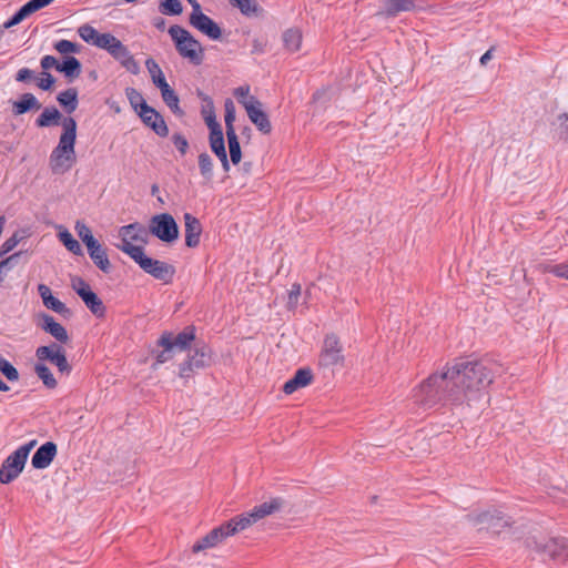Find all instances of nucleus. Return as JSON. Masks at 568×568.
<instances>
[{
  "label": "nucleus",
  "instance_id": "f257e3e1",
  "mask_svg": "<svg viewBox=\"0 0 568 568\" xmlns=\"http://www.w3.org/2000/svg\"><path fill=\"white\" fill-rule=\"evenodd\" d=\"M496 373L495 365L488 361H458L425 379L414 389L413 397L427 407L440 402L470 405L485 395Z\"/></svg>",
  "mask_w": 568,
  "mask_h": 568
},
{
  "label": "nucleus",
  "instance_id": "f03ea898",
  "mask_svg": "<svg viewBox=\"0 0 568 568\" xmlns=\"http://www.w3.org/2000/svg\"><path fill=\"white\" fill-rule=\"evenodd\" d=\"M61 128L59 142L49 156V166L53 174H64L77 163V122L71 116H63Z\"/></svg>",
  "mask_w": 568,
  "mask_h": 568
},
{
  "label": "nucleus",
  "instance_id": "7ed1b4c3",
  "mask_svg": "<svg viewBox=\"0 0 568 568\" xmlns=\"http://www.w3.org/2000/svg\"><path fill=\"white\" fill-rule=\"evenodd\" d=\"M282 506V503L278 498L271 499L265 501L258 506H255L252 510L240 514L226 523H224L225 528L231 536H234L243 530H246L261 519L272 515L276 510H278Z\"/></svg>",
  "mask_w": 568,
  "mask_h": 568
},
{
  "label": "nucleus",
  "instance_id": "20e7f679",
  "mask_svg": "<svg viewBox=\"0 0 568 568\" xmlns=\"http://www.w3.org/2000/svg\"><path fill=\"white\" fill-rule=\"evenodd\" d=\"M124 250L146 274L165 284L173 280L175 268L171 264L148 256L142 246H126Z\"/></svg>",
  "mask_w": 568,
  "mask_h": 568
},
{
  "label": "nucleus",
  "instance_id": "39448f33",
  "mask_svg": "<svg viewBox=\"0 0 568 568\" xmlns=\"http://www.w3.org/2000/svg\"><path fill=\"white\" fill-rule=\"evenodd\" d=\"M169 34L173 40L179 54L190 62L199 65L203 61L202 44L184 28L174 24L169 28Z\"/></svg>",
  "mask_w": 568,
  "mask_h": 568
},
{
  "label": "nucleus",
  "instance_id": "423d86ee",
  "mask_svg": "<svg viewBox=\"0 0 568 568\" xmlns=\"http://www.w3.org/2000/svg\"><path fill=\"white\" fill-rule=\"evenodd\" d=\"M204 119L210 130V146L213 153L219 158L222 166L225 171L230 169V162L227 159L224 135L221 124L216 121V116L212 109H204Z\"/></svg>",
  "mask_w": 568,
  "mask_h": 568
},
{
  "label": "nucleus",
  "instance_id": "0eeeda50",
  "mask_svg": "<svg viewBox=\"0 0 568 568\" xmlns=\"http://www.w3.org/2000/svg\"><path fill=\"white\" fill-rule=\"evenodd\" d=\"M78 33L84 42L105 50L110 55L122 44L113 34L100 33L90 24H82L78 29Z\"/></svg>",
  "mask_w": 568,
  "mask_h": 568
},
{
  "label": "nucleus",
  "instance_id": "6e6552de",
  "mask_svg": "<svg viewBox=\"0 0 568 568\" xmlns=\"http://www.w3.org/2000/svg\"><path fill=\"white\" fill-rule=\"evenodd\" d=\"M150 233L165 243H172L179 237V227L169 213L156 214L151 217Z\"/></svg>",
  "mask_w": 568,
  "mask_h": 568
},
{
  "label": "nucleus",
  "instance_id": "1a4fd4ad",
  "mask_svg": "<svg viewBox=\"0 0 568 568\" xmlns=\"http://www.w3.org/2000/svg\"><path fill=\"white\" fill-rule=\"evenodd\" d=\"M37 362L45 364L50 362L57 366L61 374L69 375L71 372V365L69 364L64 348L57 344L51 343L49 345L39 346L36 349Z\"/></svg>",
  "mask_w": 568,
  "mask_h": 568
},
{
  "label": "nucleus",
  "instance_id": "9d476101",
  "mask_svg": "<svg viewBox=\"0 0 568 568\" xmlns=\"http://www.w3.org/2000/svg\"><path fill=\"white\" fill-rule=\"evenodd\" d=\"M27 459L26 453L18 448L10 454L0 468V483L9 484L13 481L22 473Z\"/></svg>",
  "mask_w": 568,
  "mask_h": 568
},
{
  "label": "nucleus",
  "instance_id": "9b49d317",
  "mask_svg": "<svg viewBox=\"0 0 568 568\" xmlns=\"http://www.w3.org/2000/svg\"><path fill=\"white\" fill-rule=\"evenodd\" d=\"M471 524L479 530L486 529L496 534L500 529L508 525V521L503 516L501 511L497 509L481 511L477 515L469 517Z\"/></svg>",
  "mask_w": 568,
  "mask_h": 568
},
{
  "label": "nucleus",
  "instance_id": "f8f14e48",
  "mask_svg": "<svg viewBox=\"0 0 568 568\" xmlns=\"http://www.w3.org/2000/svg\"><path fill=\"white\" fill-rule=\"evenodd\" d=\"M189 22L194 29L211 40L216 41L222 37V29L220 26L203 12L196 16H190Z\"/></svg>",
  "mask_w": 568,
  "mask_h": 568
},
{
  "label": "nucleus",
  "instance_id": "ddd939ff",
  "mask_svg": "<svg viewBox=\"0 0 568 568\" xmlns=\"http://www.w3.org/2000/svg\"><path fill=\"white\" fill-rule=\"evenodd\" d=\"M343 362L342 347L335 335H327L324 339L320 363L323 366H335Z\"/></svg>",
  "mask_w": 568,
  "mask_h": 568
},
{
  "label": "nucleus",
  "instance_id": "4468645a",
  "mask_svg": "<svg viewBox=\"0 0 568 568\" xmlns=\"http://www.w3.org/2000/svg\"><path fill=\"white\" fill-rule=\"evenodd\" d=\"M136 115L149 128H151L158 135L166 136L169 133L168 125L163 116L156 109H134Z\"/></svg>",
  "mask_w": 568,
  "mask_h": 568
},
{
  "label": "nucleus",
  "instance_id": "2eb2a0df",
  "mask_svg": "<svg viewBox=\"0 0 568 568\" xmlns=\"http://www.w3.org/2000/svg\"><path fill=\"white\" fill-rule=\"evenodd\" d=\"M119 235L122 241V244L119 245V248L126 254L124 248L126 246H135L133 242H145L148 232L143 225L139 223H132L122 226L119 231Z\"/></svg>",
  "mask_w": 568,
  "mask_h": 568
},
{
  "label": "nucleus",
  "instance_id": "dca6fc26",
  "mask_svg": "<svg viewBox=\"0 0 568 568\" xmlns=\"http://www.w3.org/2000/svg\"><path fill=\"white\" fill-rule=\"evenodd\" d=\"M227 537H230V535H229V532H227V530L225 528V525L222 524L221 526L212 529L203 538L197 540L192 546V551L194 554H196V552L210 549V548H214L217 545H220L223 540H225Z\"/></svg>",
  "mask_w": 568,
  "mask_h": 568
},
{
  "label": "nucleus",
  "instance_id": "f3484780",
  "mask_svg": "<svg viewBox=\"0 0 568 568\" xmlns=\"http://www.w3.org/2000/svg\"><path fill=\"white\" fill-rule=\"evenodd\" d=\"M210 348L206 346L196 347L190 358L180 368L181 377H189L194 368H203L209 365Z\"/></svg>",
  "mask_w": 568,
  "mask_h": 568
},
{
  "label": "nucleus",
  "instance_id": "a211bd4d",
  "mask_svg": "<svg viewBox=\"0 0 568 568\" xmlns=\"http://www.w3.org/2000/svg\"><path fill=\"white\" fill-rule=\"evenodd\" d=\"M39 326L48 334H50L60 344L69 342V334L67 329L58 323L51 315L47 313L39 314Z\"/></svg>",
  "mask_w": 568,
  "mask_h": 568
},
{
  "label": "nucleus",
  "instance_id": "6ab92c4d",
  "mask_svg": "<svg viewBox=\"0 0 568 568\" xmlns=\"http://www.w3.org/2000/svg\"><path fill=\"white\" fill-rule=\"evenodd\" d=\"M57 445L53 442H47L41 445L32 456L31 464L36 469L48 468L57 456Z\"/></svg>",
  "mask_w": 568,
  "mask_h": 568
},
{
  "label": "nucleus",
  "instance_id": "aec40b11",
  "mask_svg": "<svg viewBox=\"0 0 568 568\" xmlns=\"http://www.w3.org/2000/svg\"><path fill=\"white\" fill-rule=\"evenodd\" d=\"M313 379L312 371L308 368H300L295 372L294 376L286 381L283 385V392L286 395L295 393L297 389L303 388L311 384Z\"/></svg>",
  "mask_w": 568,
  "mask_h": 568
},
{
  "label": "nucleus",
  "instance_id": "412c9836",
  "mask_svg": "<svg viewBox=\"0 0 568 568\" xmlns=\"http://www.w3.org/2000/svg\"><path fill=\"white\" fill-rule=\"evenodd\" d=\"M185 224V245L187 247H196L200 243L202 225L195 216L190 213L184 214Z\"/></svg>",
  "mask_w": 568,
  "mask_h": 568
},
{
  "label": "nucleus",
  "instance_id": "4be33fe9",
  "mask_svg": "<svg viewBox=\"0 0 568 568\" xmlns=\"http://www.w3.org/2000/svg\"><path fill=\"white\" fill-rule=\"evenodd\" d=\"M111 57L120 62V64L132 74H138L140 72L139 63L123 43L111 54Z\"/></svg>",
  "mask_w": 568,
  "mask_h": 568
},
{
  "label": "nucleus",
  "instance_id": "5701e85b",
  "mask_svg": "<svg viewBox=\"0 0 568 568\" xmlns=\"http://www.w3.org/2000/svg\"><path fill=\"white\" fill-rule=\"evenodd\" d=\"M88 253L93 263L103 272H109L110 270V261L106 255L105 250L99 243V241H94L91 244L87 245Z\"/></svg>",
  "mask_w": 568,
  "mask_h": 568
},
{
  "label": "nucleus",
  "instance_id": "b1692460",
  "mask_svg": "<svg viewBox=\"0 0 568 568\" xmlns=\"http://www.w3.org/2000/svg\"><path fill=\"white\" fill-rule=\"evenodd\" d=\"M545 551L552 558H568V542L564 539H550L545 545Z\"/></svg>",
  "mask_w": 568,
  "mask_h": 568
},
{
  "label": "nucleus",
  "instance_id": "393cba45",
  "mask_svg": "<svg viewBox=\"0 0 568 568\" xmlns=\"http://www.w3.org/2000/svg\"><path fill=\"white\" fill-rule=\"evenodd\" d=\"M246 111L250 120L261 132L265 134L271 132L272 125L268 120V115L263 111V109H246Z\"/></svg>",
  "mask_w": 568,
  "mask_h": 568
},
{
  "label": "nucleus",
  "instance_id": "a878e982",
  "mask_svg": "<svg viewBox=\"0 0 568 568\" xmlns=\"http://www.w3.org/2000/svg\"><path fill=\"white\" fill-rule=\"evenodd\" d=\"M59 72H62L68 79L72 80L80 75L81 63L74 57H67L62 62H59Z\"/></svg>",
  "mask_w": 568,
  "mask_h": 568
},
{
  "label": "nucleus",
  "instance_id": "bb28decb",
  "mask_svg": "<svg viewBox=\"0 0 568 568\" xmlns=\"http://www.w3.org/2000/svg\"><path fill=\"white\" fill-rule=\"evenodd\" d=\"M158 345L163 347V351L156 354L155 364H163L172 358V333L164 332L158 341Z\"/></svg>",
  "mask_w": 568,
  "mask_h": 568
},
{
  "label": "nucleus",
  "instance_id": "cd10ccee",
  "mask_svg": "<svg viewBox=\"0 0 568 568\" xmlns=\"http://www.w3.org/2000/svg\"><path fill=\"white\" fill-rule=\"evenodd\" d=\"M81 300L97 317L104 316L105 307L101 298L92 290L89 293H84Z\"/></svg>",
  "mask_w": 568,
  "mask_h": 568
},
{
  "label": "nucleus",
  "instance_id": "c85d7f7f",
  "mask_svg": "<svg viewBox=\"0 0 568 568\" xmlns=\"http://www.w3.org/2000/svg\"><path fill=\"white\" fill-rule=\"evenodd\" d=\"M230 3L246 17H257L263 11L256 0H230Z\"/></svg>",
  "mask_w": 568,
  "mask_h": 568
},
{
  "label": "nucleus",
  "instance_id": "c756f323",
  "mask_svg": "<svg viewBox=\"0 0 568 568\" xmlns=\"http://www.w3.org/2000/svg\"><path fill=\"white\" fill-rule=\"evenodd\" d=\"M283 42L285 48L291 52H296L300 50L302 44V32L297 28H291L284 31L283 33Z\"/></svg>",
  "mask_w": 568,
  "mask_h": 568
},
{
  "label": "nucleus",
  "instance_id": "7c9ffc66",
  "mask_svg": "<svg viewBox=\"0 0 568 568\" xmlns=\"http://www.w3.org/2000/svg\"><path fill=\"white\" fill-rule=\"evenodd\" d=\"M233 94L242 106H262V103L250 93L248 85L234 89Z\"/></svg>",
  "mask_w": 568,
  "mask_h": 568
},
{
  "label": "nucleus",
  "instance_id": "2f4dec72",
  "mask_svg": "<svg viewBox=\"0 0 568 568\" xmlns=\"http://www.w3.org/2000/svg\"><path fill=\"white\" fill-rule=\"evenodd\" d=\"M552 132L559 141L568 145V112L558 115L552 123Z\"/></svg>",
  "mask_w": 568,
  "mask_h": 568
},
{
  "label": "nucleus",
  "instance_id": "473e14b6",
  "mask_svg": "<svg viewBox=\"0 0 568 568\" xmlns=\"http://www.w3.org/2000/svg\"><path fill=\"white\" fill-rule=\"evenodd\" d=\"M194 338V328L187 327L183 332L179 333L175 337L172 336V349L176 347L180 351H185L190 347Z\"/></svg>",
  "mask_w": 568,
  "mask_h": 568
},
{
  "label": "nucleus",
  "instance_id": "72a5a7b5",
  "mask_svg": "<svg viewBox=\"0 0 568 568\" xmlns=\"http://www.w3.org/2000/svg\"><path fill=\"white\" fill-rule=\"evenodd\" d=\"M34 373L42 381L45 387L50 389L57 387L58 382L54 378L50 368L45 364L37 362L34 365Z\"/></svg>",
  "mask_w": 568,
  "mask_h": 568
},
{
  "label": "nucleus",
  "instance_id": "f704fd0d",
  "mask_svg": "<svg viewBox=\"0 0 568 568\" xmlns=\"http://www.w3.org/2000/svg\"><path fill=\"white\" fill-rule=\"evenodd\" d=\"M59 240L65 248L74 255H83V250L80 243L72 236L68 230H62L58 234Z\"/></svg>",
  "mask_w": 568,
  "mask_h": 568
},
{
  "label": "nucleus",
  "instance_id": "c9c22d12",
  "mask_svg": "<svg viewBox=\"0 0 568 568\" xmlns=\"http://www.w3.org/2000/svg\"><path fill=\"white\" fill-rule=\"evenodd\" d=\"M62 116L59 113L58 109H44L41 115L37 120V124L39 126H50V125H60Z\"/></svg>",
  "mask_w": 568,
  "mask_h": 568
},
{
  "label": "nucleus",
  "instance_id": "e433bc0d",
  "mask_svg": "<svg viewBox=\"0 0 568 568\" xmlns=\"http://www.w3.org/2000/svg\"><path fill=\"white\" fill-rule=\"evenodd\" d=\"M159 11L165 16H179L183 11L180 0H160Z\"/></svg>",
  "mask_w": 568,
  "mask_h": 568
},
{
  "label": "nucleus",
  "instance_id": "4c0bfd02",
  "mask_svg": "<svg viewBox=\"0 0 568 568\" xmlns=\"http://www.w3.org/2000/svg\"><path fill=\"white\" fill-rule=\"evenodd\" d=\"M387 12L392 16L400 11H409L414 8L412 0H385Z\"/></svg>",
  "mask_w": 568,
  "mask_h": 568
},
{
  "label": "nucleus",
  "instance_id": "58836bf2",
  "mask_svg": "<svg viewBox=\"0 0 568 568\" xmlns=\"http://www.w3.org/2000/svg\"><path fill=\"white\" fill-rule=\"evenodd\" d=\"M230 159L233 164H239L242 158L240 142L237 135H227Z\"/></svg>",
  "mask_w": 568,
  "mask_h": 568
},
{
  "label": "nucleus",
  "instance_id": "ea45409f",
  "mask_svg": "<svg viewBox=\"0 0 568 568\" xmlns=\"http://www.w3.org/2000/svg\"><path fill=\"white\" fill-rule=\"evenodd\" d=\"M74 230L85 246L91 244L92 242L97 241L94 239V236L92 235L90 227L85 223H83L81 221H77L75 225H74Z\"/></svg>",
  "mask_w": 568,
  "mask_h": 568
},
{
  "label": "nucleus",
  "instance_id": "a19ab883",
  "mask_svg": "<svg viewBox=\"0 0 568 568\" xmlns=\"http://www.w3.org/2000/svg\"><path fill=\"white\" fill-rule=\"evenodd\" d=\"M145 67L148 69V72L150 73V77L154 85H156L165 79L164 73L162 72L160 65L153 59H148L145 61Z\"/></svg>",
  "mask_w": 568,
  "mask_h": 568
},
{
  "label": "nucleus",
  "instance_id": "79ce46f5",
  "mask_svg": "<svg viewBox=\"0 0 568 568\" xmlns=\"http://www.w3.org/2000/svg\"><path fill=\"white\" fill-rule=\"evenodd\" d=\"M199 168L201 171V174L205 179H211L213 175V162L211 156L207 153H201L199 155Z\"/></svg>",
  "mask_w": 568,
  "mask_h": 568
},
{
  "label": "nucleus",
  "instance_id": "37998d69",
  "mask_svg": "<svg viewBox=\"0 0 568 568\" xmlns=\"http://www.w3.org/2000/svg\"><path fill=\"white\" fill-rule=\"evenodd\" d=\"M0 372L7 377L10 382H17L19 379L18 369L6 358L0 356Z\"/></svg>",
  "mask_w": 568,
  "mask_h": 568
},
{
  "label": "nucleus",
  "instance_id": "c03bdc74",
  "mask_svg": "<svg viewBox=\"0 0 568 568\" xmlns=\"http://www.w3.org/2000/svg\"><path fill=\"white\" fill-rule=\"evenodd\" d=\"M61 106H75L78 103V92L75 89H68L58 95Z\"/></svg>",
  "mask_w": 568,
  "mask_h": 568
},
{
  "label": "nucleus",
  "instance_id": "a18cd8bd",
  "mask_svg": "<svg viewBox=\"0 0 568 568\" xmlns=\"http://www.w3.org/2000/svg\"><path fill=\"white\" fill-rule=\"evenodd\" d=\"M54 49L60 54H71V53H78L80 50V45L70 40L62 39L54 43Z\"/></svg>",
  "mask_w": 568,
  "mask_h": 568
},
{
  "label": "nucleus",
  "instance_id": "49530a36",
  "mask_svg": "<svg viewBox=\"0 0 568 568\" xmlns=\"http://www.w3.org/2000/svg\"><path fill=\"white\" fill-rule=\"evenodd\" d=\"M125 95L130 102V106H149L142 94L133 88H128L125 90Z\"/></svg>",
  "mask_w": 568,
  "mask_h": 568
},
{
  "label": "nucleus",
  "instance_id": "de8ad7c7",
  "mask_svg": "<svg viewBox=\"0 0 568 568\" xmlns=\"http://www.w3.org/2000/svg\"><path fill=\"white\" fill-rule=\"evenodd\" d=\"M301 292H302L301 285L297 283H294L292 285L291 290L288 291V296H287V308L288 310H295L297 307L298 302H300Z\"/></svg>",
  "mask_w": 568,
  "mask_h": 568
},
{
  "label": "nucleus",
  "instance_id": "09e8293b",
  "mask_svg": "<svg viewBox=\"0 0 568 568\" xmlns=\"http://www.w3.org/2000/svg\"><path fill=\"white\" fill-rule=\"evenodd\" d=\"M545 270L557 277L568 280V263L547 265Z\"/></svg>",
  "mask_w": 568,
  "mask_h": 568
},
{
  "label": "nucleus",
  "instance_id": "8fccbe9b",
  "mask_svg": "<svg viewBox=\"0 0 568 568\" xmlns=\"http://www.w3.org/2000/svg\"><path fill=\"white\" fill-rule=\"evenodd\" d=\"M47 308L58 313V314H65L69 312L68 307L63 302L58 300L57 297L52 296L51 298H48V301L43 304Z\"/></svg>",
  "mask_w": 568,
  "mask_h": 568
},
{
  "label": "nucleus",
  "instance_id": "3c124183",
  "mask_svg": "<svg viewBox=\"0 0 568 568\" xmlns=\"http://www.w3.org/2000/svg\"><path fill=\"white\" fill-rule=\"evenodd\" d=\"M34 82L38 88L49 90L54 83V79L49 72L42 71L40 75L37 74Z\"/></svg>",
  "mask_w": 568,
  "mask_h": 568
},
{
  "label": "nucleus",
  "instance_id": "603ef678",
  "mask_svg": "<svg viewBox=\"0 0 568 568\" xmlns=\"http://www.w3.org/2000/svg\"><path fill=\"white\" fill-rule=\"evenodd\" d=\"M53 0H30L26 4L22 6L27 14H31L47 6H49Z\"/></svg>",
  "mask_w": 568,
  "mask_h": 568
},
{
  "label": "nucleus",
  "instance_id": "864d4df0",
  "mask_svg": "<svg viewBox=\"0 0 568 568\" xmlns=\"http://www.w3.org/2000/svg\"><path fill=\"white\" fill-rule=\"evenodd\" d=\"M12 106H41V105L38 104V100L32 93H23L18 101L13 102Z\"/></svg>",
  "mask_w": 568,
  "mask_h": 568
},
{
  "label": "nucleus",
  "instance_id": "5fc2aeb1",
  "mask_svg": "<svg viewBox=\"0 0 568 568\" xmlns=\"http://www.w3.org/2000/svg\"><path fill=\"white\" fill-rule=\"evenodd\" d=\"M226 112H225V116H224V121H225V126H226V136L227 135H235L236 132H235V128L233 125L234 121H235V109H225Z\"/></svg>",
  "mask_w": 568,
  "mask_h": 568
},
{
  "label": "nucleus",
  "instance_id": "6e6d98bb",
  "mask_svg": "<svg viewBox=\"0 0 568 568\" xmlns=\"http://www.w3.org/2000/svg\"><path fill=\"white\" fill-rule=\"evenodd\" d=\"M161 95L166 106H179V98L171 87L162 91Z\"/></svg>",
  "mask_w": 568,
  "mask_h": 568
},
{
  "label": "nucleus",
  "instance_id": "4d7b16f0",
  "mask_svg": "<svg viewBox=\"0 0 568 568\" xmlns=\"http://www.w3.org/2000/svg\"><path fill=\"white\" fill-rule=\"evenodd\" d=\"M72 287L80 297H82L84 293H89L91 291L90 285L80 277L72 280Z\"/></svg>",
  "mask_w": 568,
  "mask_h": 568
},
{
  "label": "nucleus",
  "instance_id": "13d9d810",
  "mask_svg": "<svg viewBox=\"0 0 568 568\" xmlns=\"http://www.w3.org/2000/svg\"><path fill=\"white\" fill-rule=\"evenodd\" d=\"M37 73L28 68H22L18 71L16 79L20 82L36 81Z\"/></svg>",
  "mask_w": 568,
  "mask_h": 568
},
{
  "label": "nucleus",
  "instance_id": "bf43d9fd",
  "mask_svg": "<svg viewBox=\"0 0 568 568\" xmlns=\"http://www.w3.org/2000/svg\"><path fill=\"white\" fill-rule=\"evenodd\" d=\"M41 68L43 71H48L49 69H55L58 71L59 61L53 55H44L40 61Z\"/></svg>",
  "mask_w": 568,
  "mask_h": 568
},
{
  "label": "nucleus",
  "instance_id": "052dcab7",
  "mask_svg": "<svg viewBox=\"0 0 568 568\" xmlns=\"http://www.w3.org/2000/svg\"><path fill=\"white\" fill-rule=\"evenodd\" d=\"M19 243V239L16 235H12L11 237L7 239L0 248V255H6L7 253L11 252Z\"/></svg>",
  "mask_w": 568,
  "mask_h": 568
},
{
  "label": "nucleus",
  "instance_id": "680f3d73",
  "mask_svg": "<svg viewBox=\"0 0 568 568\" xmlns=\"http://www.w3.org/2000/svg\"><path fill=\"white\" fill-rule=\"evenodd\" d=\"M173 143L175 148L181 152V154H185L189 148V143L186 139L180 134L173 135Z\"/></svg>",
  "mask_w": 568,
  "mask_h": 568
},
{
  "label": "nucleus",
  "instance_id": "e2e57ef3",
  "mask_svg": "<svg viewBox=\"0 0 568 568\" xmlns=\"http://www.w3.org/2000/svg\"><path fill=\"white\" fill-rule=\"evenodd\" d=\"M38 292H39V295L41 296L43 303L45 301H48V298H51L53 296L50 287L44 284H40L38 286Z\"/></svg>",
  "mask_w": 568,
  "mask_h": 568
},
{
  "label": "nucleus",
  "instance_id": "0e129e2a",
  "mask_svg": "<svg viewBox=\"0 0 568 568\" xmlns=\"http://www.w3.org/2000/svg\"><path fill=\"white\" fill-rule=\"evenodd\" d=\"M28 14L24 11V9L21 7L10 19L14 24L20 23L24 18H27Z\"/></svg>",
  "mask_w": 568,
  "mask_h": 568
},
{
  "label": "nucleus",
  "instance_id": "69168bd1",
  "mask_svg": "<svg viewBox=\"0 0 568 568\" xmlns=\"http://www.w3.org/2000/svg\"><path fill=\"white\" fill-rule=\"evenodd\" d=\"M187 2L192 7V12L190 13V16H196V14L203 12L202 8H201V4L199 3L197 0H187Z\"/></svg>",
  "mask_w": 568,
  "mask_h": 568
},
{
  "label": "nucleus",
  "instance_id": "338daca9",
  "mask_svg": "<svg viewBox=\"0 0 568 568\" xmlns=\"http://www.w3.org/2000/svg\"><path fill=\"white\" fill-rule=\"evenodd\" d=\"M197 95L201 100V103L205 104L206 106H213V100L211 99V97L203 93L202 91H199Z\"/></svg>",
  "mask_w": 568,
  "mask_h": 568
},
{
  "label": "nucleus",
  "instance_id": "774afa93",
  "mask_svg": "<svg viewBox=\"0 0 568 568\" xmlns=\"http://www.w3.org/2000/svg\"><path fill=\"white\" fill-rule=\"evenodd\" d=\"M36 443H37V442H36L34 439H33V440H30L29 443H27V444L21 445L20 447H18V449H19V450H22V452L24 450L26 456L28 457V456H29V454H30V452H31V449L34 447Z\"/></svg>",
  "mask_w": 568,
  "mask_h": 568
}]
</instances>
